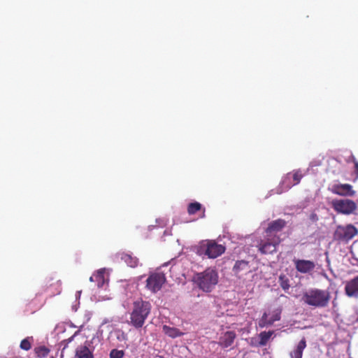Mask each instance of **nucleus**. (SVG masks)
Instances as JSON below:
<instances>
[{
	"label": "nucleus",
	"mask_w": 358,
	"mask_h": 358,
	"mask_svg": "<svg viewBox=\"0 0 358 358\" xmlns=\"http://www.w3.org/2000/svg\"><path fill=\"white\" fill-rule=\"evenodd\" d=\"M331 299L330 293L324 289L313 288L303 294L302 301L315 308L327 307Z\"/></svg>",
	"instance_id": "nucleus-3"
},
{
	"label": "nucleus",
	"mask_w": 358,
	"mask_h": 358,
	"mask_svg": "<svg viewBox=\"0 0 358 358\" xmlns=\"http://www.w3.org/2000/svg\"><path fill=\"white\" fill-rule=\"evenodd\" d=\"M357 234L358 229L351 224L345 226L339 225L334 233V239L339 242L348 243Z\"/></svg>",
	"instance_id": "nucleus-6"
},
{
	"label": "nucleus",
	"mask_w": 358,
	"mask_h": 358,
	"mask_svg": "<svg viewBox=\"0 0 358 358\" xmlns=\"http://www.w3.org/2000/svg\"><path fill=\"white\" fill-rule=\"evenodd\" d=\"M331 206L338 213L344 215L352 214L357 209L355 201L350 199H334L331 202Z\"/></svg>",
	"instance_id": "nucleus-7"
},
{
	"label": "nucleus",
	"mask_w": 358,
	"mask_h": 358,
	"mask_svg": "<svg viewBox=\"0 0 358 358\" xmlns=\"http://www.w3.org/2000/svg\"><path fill=\"white\" fill-rule=\"evenodd\" d=\"M306 348V340L303 337L297 344L296 348L290 352L291 358H302L303 350Z\"/></svg>",
	"instance_id": "nucleus-17"
},
{
	"label": "nucleus",
	"mask_w": 358,
	"mask_h": 358,
	"mask_svg": "<svg viewBox=\"0 0 358 358\" xmlns=\"http://www.w3.org/2000/svg\"><path fill=\"white\" fill-rule=\"evenodd\" d=\"M34 352L38 358H43L48 356L50 350L47 347L42 345L35 348Z\"/></svg>",
	"instance_id": "nucleus-22"
},
{
	"label": "nucleus",
	"mask_w": 358,
	"mask_h": 358,
	"mask_svg": "<svg viewBox=\"0 0 358 358\" xmlns=\"http://www.w3.org/2000/svg\"><path fill=\"white\" fill-rule=\"evenodd\" d=\"M163 331L165 334L171 338H176L182 335V333L180 332L179 329L174 327H170L167 325L163 326Z\"/></svg>",
	"instance_id": "nucleus-20"
},
{
	"label": "nucleus",
	"mask_w": 358,
	"mask_h": 358,
	"mask_svg": "<svg viewBox=\"0 0 358 358\" xmlns=\"http://www.w3.org/2000/svg\"><path fill=\"white\" fill-rule=\"evenodd\" d=\"M201 204L199 202H193L190 203L187 206V213L189 215H194L196 212L199 211L201 209Z\"/></svg>",
	"instance_id": "nucleus-23"
},
{
	"label": "nucleus",
	"mask_w": 358,
	"mask_h": 358,
	"mask_svg": "<svg viewBox=\"0 0 358 358\" xmlns=\"http://www.w3.org/2000/svg\"><path fill=\"white\" fill-rule=\"evenodd\" d=\"M281 241L282 240L278 235H273L271 237L265 236L263 239L258 242L256 247L262 255H272L277 251Z\"/></svg>",
	"instance_id": "nucleus-5"
},
{
	"label": "nucleus",
	"mask_w": 358,
	"mask_h": 358,
	"mask_svg": "<svg viewBox=\"0 0 358 358\" xmlns=\"http://www.w3.org/2000/svg\"><path fill=\"white\" fill-rule=\"evenodd\" d=\"M345 292L349 297L358 298V275L346 282Z\"/></svg>",
	"instance_id": "nucleus-13"
},
{
	"label": "nucleus",
	"mask_w": 358,
	"mask_h": 358,
	"mask_svg": "<svg viewBox=\"0 0 358 358\" xmlns=\"http://www.w3.org/2000/svg\"><path fill=\"white\" fill-rule=\"evenodd\" d=\"M286 224L287 222L283 219H277L270 222L264 231L266 236L271 237L273 235H277L285 227Z\"/></svg>",
	"instance_id": "nucleus-10"
},
{
	"label": "nucleus",
	"mask_w": 358,
	"mask_h": 358,
	"mask_svg": "<svg viewBox=\"0 0 358 358\" xmlns=\"http://www.w3.org/2000/svg\"><path fill=\"white\" fill-rule=\"evenodd\" d=\"M279 283L282 289L285 291L288 290L290 287L289 280L285 274L280 275Z\"/></svg>",
	"instance_id": "nucleus-24"
},
{
	"label": "nucleus",
	"mask_w": 358,
	"mask_h": 358,
	"mask_svg": "<svg viewBox=\"0 0 358 358\" xmlns=\"http://www.w3.org/2000/svg\"><path fill=\"white\" fill-rule=\"evenodd\" d=\"M292 186H294V184L291 179V173H288L282 179L280 188L281 189L280 193L282 192L287 191Z\"/></svg>",
	"instance_id": "nucleus-18"
},
{
	"label": "nucleus",
	"mask_w": 358,
	"mask_h": 358,
	"mask_svg": "<svg viewBox=\"0 0 358 358\" xmlns=\"http://www.w3.org/2000/svg\"><path fill=\"white\" fill-rule=\"evenodd\" d=\"M117 257L124 262L127 266L131 268H135L138 264V259L133 256L131 253L124 252H119L117 254Z\"/></svg>",
	"instance_id": "nucleus-15"
},
{
	"label": "nucleus",
	"mask_w": 358,
	"mask_h": 358,
	"mask_svg": "<svg viewBox=\"0 0 358 358\" xmlns=\"http://www.w3.org/2000/svg\"><path fill=\"white\" fill-rule=\"evenodd\" d=\"M273 331H262L259 334V346H265L267 343L268 342L269 339L273 334Z\"/></svg>",
	"instance_id": "nucleus-21"
},
{
	"label": "nucleus",
	"mask_w": 358,
	"mask_h": 358,
	"mask_svg": "<svg viewBox=\"0 0 358 358\" xmlns=\"http://www.w3.org/2000/svg\"><path fill=\"white\" fill-rule=\"evenodd\" d=\"M219 276L215 269L208 267L203 271L196 273L193 281L196 286L205 292H210L218 283Z\"/></svg>",
	"instance_id": "nucleus-2"
},
{
	"label": "nucleus",
	"mask_w": 358,
	"mask_h": 358,
	"mask_svg": "<svg viewBox=\"0 0 358 358\" xmlns=\"http://www.w3.org/2000/svg\"><path fill=\"white\" fill-rule=\"evenodd\" d=\"M280 315H281V309H280V308L275 309L271 313V315L269 318L271 325L275 322L279 321L280 320Z\"/></svg>",
	"instance_id": "nucleus-28"
},
{
	"label": "nucleus",
	"mask_w": 358,
	"mask_h": 358,
	"mask_svg": "<svg viewBox=\"0 0 358 358\" xmlns=\"http://www.w3.org/2000/svg\"><path fill=\"white\" fill-rule=\"evenodd\" d=\"M225 247L218 244L215 240H204L201 241L195 248L196 253L201 257L215 259L225 252Z\"/></svg>",
	"instance_id": "nucleus-4"
},
{
	"label": "nucleus",
	"mask_w": 358,
	"mask_h": 358,
	"mask_svg": "<svg viewBox=\"0 0 358 358\" xmlns=\"http://www.w3.org/2000/svg\"><path fill=\"white\" fill-rule=\"evenodd\" d=\"M76 358H94L92 350L87 345L78 346L76 350Z\"/></svg>",
	"instance_id": "nucleus-16"
},
{
	"label": "nucleus",
	"mask_w": 358,
	"mask_h": 358,
	"mask_svg": "<svg viewBox=\"0 0 358 358\" xmlns=\"http://www.w3.org/2000/svg\"><path fill=\"white\" fill-rule=\"evenodd\" d=\"M124 355L123 350L113 349L110 352V358H122Z\"/></svg>",
	"instance_id": "nucleus-29"
},
{
	"label": "nucleus",
	"mask_w": 358,
	"mask_h": 358,
	"mask_svg": "<svg viewBox=\"0 0 358 358\" xmlns=\"http://www.w3.org/2000/svg\"><path fill=\"white\" fill-rule=\"evenodd\" d=\"M34 339L32 337H27L23 339L20 343V348L24 350H29L31 348V343Z\"/></svg>",
	"instance_id": "nucleus-25"
},
{
	"label": "nucleus",
	"mask_w": 358,
	"mask_h": 358,
	"mask_svg": "<svg viewBox=\"0 0 358 358\" xmlns=\"http://www.w3.org/2000/svg\"><path fill=\"white\" fill-rule=\"evenodd\" d=\"M52 358H54V357H52Z\"/></svg>",
	"instance_id": "nucleus-38"
},
{
	"label": "nucleus",
	"mask_w": 358,
	"mask_h": 358,
	"mask_svg": "<svg viewBox=\"0 0 358 358\" xmlns=\"http://www.w3.org/2000/svg\"><path fill=\"white\" fill-rule=\"evenodd\" d=\"M271 325V323L270 322V319L268 318V314L266 313H264L259 321V326L261 328H264Z\"/></svg>",
	"instance_id": "nucleus-27"
},
{
	"label": "nucleus",
	"mask_w": 358,
	"mask_h": 358,
	"mask_svg": "<svg viewBox=\"0 0 358 358\" xmlns=\"http://www.w3.org/2000/svg\"><path fill=\"white\" fill-rule=\"evenodd\" d=\"M90 280L91 282H94V278H93V275L90 278Z\"/></svg>",
	"instance_id": "nucleus-34"
},
{
	"label": "nucleus",
	"mask_w": 358,
	"mask_h": 358,
	"mask_svg": "<svg viewBox=\"0 0 358 358\" xmlns=\"http://www.w3.org/2000/svg\"><path fill=\"white\" fill-rule=\"evenodd\" d=\"M303 177V175L299 170L294 171L293 172H291V179L294 184V185H296L299 184Z\"/></svg>",
	"instance_id": "nucleus-26"
},
{
	"label": "nucleus",
	"mask_w": 358,
	"mask_h": 358,
	"mask_svg": "<svg viewBox=\"0 0 358 358\" xmlns=\"http://www.w3.org/2000/svg\"><path fill=\"white\" fill-rule=\"evenodd\" d=\"M293 263L296 270L301 273H310L315 268V263L313 261L294 259Z\"/></svg>",
	"instance_id": "nucleus-9"
},
{
	"label": "nucleus",
	"mask_w": 358,
	"mask_h": 358,
	"mask_svg": "<svg viewBox=\"0 0 358 358\" xmlns=\"http://www.w3.org/2000/svg\"><path fill=\"white\" fill-rule=\"evenodd\" d=\"M166 282L165 275L162 273H153L146 280V287L152 292L155 293L160 290Z\"/></svg>",
	"instance_id": "nucleus-8"
},
{
	"label": "nucleus",
	"mask_w": 358,
	"mask_h": 358,
	"mask_svg": "<svg viewBox=\"0 0 358 358\" xmlns=\"http://www.w3.org/2000/svg\"><path fill=\"white\" fill-rule=\"evenodd\" d=\"M353 162L354 164L355 165V163L356 162H358L355 158V157L352 155H350V157H349V159L347 160V162Z\"/></svg>",
	"instance_id": "nucleus-31"
},
{
	"label": "nucleus",
	"mask_w": 358,
	"mask_h": 358,
	"mask_svg": "<svg viewBox=\"0 0 358 358\" xmlns=\"http://www.w3.org/2000/svg\"><path fill=\"white\" fill-rule=\"evenodd\" d=\"M233 271L236 275L239 277L251 272L249 262L245 260L236 261L233 267Z\"/></svg>",
	"instance_id": "nucleus-14"
},
{
	"label": "nucleus",
	"mask_w": 358,
	"mask_h": 358,
	"mask_svg": "<svg viewBox=\"0 0 358 358\" xmlns=\"http://www.w3.org/2000/svg\"><path fill=\"white\" fill-rule=\"evenodd\" d=\"M104 274V269L98 270L95 273L93 274V278H94V282H96V285L99 288L102 287L105 283L106 280Z\"/></svg>",
	"instance_id": "nucleus-19"
},
{
	"label": "nucleus",
	"mask_w": 358,
	"mask_h": 358,
	"mask_svg": "<svg viewBox=\"0 0 358 358\" xmlns=\"http://www.w3.org/2000/svg\"><path fill=\"white\" fill-rule=\"evenodd\" d=\"M330 190L332 193L341 196H352L355 194V191L350 184H334Z\"/></svg>",
	"instance_id": "nucleus-11"
},
{
	"label": "nucleus",
	"mask_w": 358,
	"mask_h": 358,
	"mask_svg": "<svg viewBox=\"0 0 358 358\" xmlns=\"http://www.w3.org/2000/svg\"><path fill=\"white\" fill-rule=\"evenodd\" d=\"M204 216H205V210L203 209V215H202L201 217H204Z\"/></svg>",
	"instance_id": "nucleus-35"
},
{
	"label": "nucleus",
	"mask_w": 358,
	"mask_h": 358,
	"mask_svg": "<svg viewBox=\"0 0 358 358\" xmlns=\"http://www.w3.org/2000/svg\"><path fill=\"white\" fill-rule=\"evenodd\" d=\"M50 280H47V282H46V286H48V284L50 285V286H52V285H55L56 286V292L54 293V294H59L60 292V287H61V282L59 280H56L55 282H52V283H50Z\"/></svg>",
	"instance_id": "nucleus-30"
},
{
	"label": "nucleus",
	"mask_w": 358,
	"mask_h": 358,
	"mask_svg": "<svg viewBox=\"0 0 358 358\" xmlns=\"http://www.w3.org/2000/svg\"><path fill=\"white\" fill-rule=\"evenodd\" d=\"M73 337H74V336H72L71 337H70V338H68L67 340H65V341H66V342H67V343H70V342H71V341H73Z\"/></svg>",
	"instance_id": "nucleus-33"
},
{
	"label": "nucleus",
	"mask_w": 358,
	"mask_h": 358,
	"mask_svg": "<svg viewBox=\"0 0 358 358\" xmlns=\"http://www.w3.org/2000/svg\"><path fill=\"white\" fill-rule=\"evenodd\" d=\"M107 322V320H104L103 322L102 323V324H103L104 323H106Z\"/></svg>",
	"instance_id": "nucleus-37"
},
{
	"label": "nucleus",
	"mask_w": 358,
	"mask_h": 358,
	"mask_svg": "<svg viewBox=\"0 0 358 358\" xmlns=\"http://www.w3.org/2000/svg\"><path fill=\"white\" fill-rule=\"evenodd\" d=\"M355 173H356V178H358V162L355 163Z\"/></svg>",
	"instance_id": "nucleus-32"
},
{
	"label": "nucleus",
	"mask_w": 358,
	"mask_h": 358,
	"mask_svg": "<svg viewBox=\"0 0 358 358\" xmlns=\"http://www.w3.org/2000/svg\"><path fill=\"white\" fill-rule=\"evenodd\" d=\"M152 310V305L148 301L138 299L132 303L128 323L135 329L142 328Z\"/></svg>",
	"instance_id": "nucleus-1"
},
{
	"label": "nucleus",
	"mask_w": 358,
	"mask_h": 358,
	"mask_svg": "<svg viewBox=\"0 0 358 358\" xmlns=\"http://www.w3.org/2000/svg\"><path fill=\"white\" fill-rule=\"evenodd\" d=\"M122 336L123 338H124V336H124V334L123 332H122Z\"/></svg>",
	"instance_id": "nucleus-36"
},
{
	"label": "nucleus",
	"mask_w": 358,
	"mask_h": 358,
	"mask_svg": "<svg viewBox=\"0 0 358 358\" xmlns=\"http://www.w3.org/2000/svg\"><path fill=\"white\" fill-rule=\"evenodd\" d=\"M236 338V334L234 331H227L221 334L218 345L223 348L230 347Z\"/></svg>",
	"instance_id": "nucleus-12"
}]
</instances>
